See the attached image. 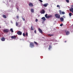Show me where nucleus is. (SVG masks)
<instances>
[{"instance_id": "obj_1", "label": "nucleus", "mask_w": 73, "mask_h": 73, "mask_svg": "<svg viewBox=\"0 0 73 73\" xmlns=\"http://www.w3.org/2000/svg\"><path fill=\"white\" fill-rule=\"evenodd\" d=\"M55 16L57 19L60 18V15L59 14H56L55 15Z\"/></svg>"}, {"instance_id": "obj_2", "label": "nucleus", "mask_w": 73, "mask_h": 73, "mask_svg": "<svg viewBox=\"0 0 73 73\" xmlns=\"http://www.w3.org/2000/svg\"><path fill=\"white\" fill-rule=\"evenodd\" d=\"M30 46L31 48H33L35 46V44L32 42L30 44Z\"/></svg>"}, {"instance_id": "obj_3", "label": "nucleus", "mask_w": 73, "mask_h": 73, "mask_svg": "<svg viewBox=\"0 0 73 73\" xmlns=\"http://www.w3.org/2000/svg\"><path fill=\"white\" fill-rule=\"evenodd\" d=\"M45 12V10L44 9H42L40 11V13L41 14H44Z\"/></svg>"}, {"instance_id": "obj_4", "label": "nucleus", "mask_w": 73, "mask_h": 73, "mask_svg": "<svg viewBox=\"0 0 73 73\" xmlns=\"http://www.w3.org/2000/svg\"><path fill=\"white\" fill-rule=\"evenodd\" d=\"M17 34L18 35H22V32L20 31H18L17 33Z\"/></svg>"}, {"instance_id": "obj_5", "label": "nucleus", "mask_w": 73, "mask_h": 73, "mask_svg": "<svg viewBox=\"0 0 73 73\" xmlns=\"http://www.w3.org/2000/svg\"><path fill=\"white\" fill-rule=\"evenodd\" d=\"M11 39H14L15 40L16 38V36L15 35L14 36H12L11 37Z\"/></svg>"}, {"instance_id": "obj_6", "label": "nucleus", "mask_w": 73, "mask_h": 73, "mask_svg": "<svg viewBox=\"0 0 73 73\" xmlns=\"http://www.w3.org/2000/svg\"><path fill=\"white\" fill-rule=\"evenodd\" d=\"M38 31L40 33L42 34V30L41 29H40V28H39L38 29Z\"/></svg>"}, {"instance_id": "obj_7", "label": "nucleus", "mask_w": 73, "mask_h": 73, "mask_svg": "<svg viewBox=\"0 0 73 73\" xmlns=\"http://www.w3.org/2000/svg\"><path fill=\"white\" fill-rule=\"evenodd\" d=\"M29 5L30 7H33V3H29Z\"/></svg>"}, {"instance_id": "obj_8", "label": "nucleus", "mask_w": 73, "mask_h": 73, "mask_svg": "<svg viewBox=\"0 0 73 73\" xmlns=\"http://www.w3.org/2000/svg\"><path fill=\"white\" fill-rule=\"evenodd\" d=\"M65 32H66V35H69L70 32L69 31H67L66 32V31H65Z\"/></svg>"}, {"instance_id": "obj_9", "label": "nucleus", "mask_w": 73, "mask_h": 73, "mask_svg": "<svg viewBox=\"0 0 73 73\" xmlns=\"http://www.w3.org/2000/svg\"><path fill=\"white\" fill-rule=\"evenodd\" d=\"M3 31L7 33V32H8L9 31V30H8V29H5V30H4Z\"/></svg>"}, {"instance_id": "obj_10", "label": "nucleus", "mask_w": 73, "mask_h": 73, "mask_svg": "<svg viewBox=\"0 0 73 73\" xmlns=\"http://www.w3.org/2000/svg\"><path fill=\"white\" fill-rule=\"evenodd\" d=\"M5 38L4 37H2L1 38V40L2 41H5Z\"/></svg>"}, {"instance_id": "obj_11", "label": "nucleus", "mask_w": 73, "mask_h": 73, "mask_svg": "<svg viewBox=\"0 0 73 73\" xmlns=\"http://www.w3.org/2000/svg\"><path fill=\"white\" fill-rule=\"evenodd\" d=\"M70 11L72 13H73V7H71V9H70Z\"/></svg>"}, {"instance_id": "obj_12", "label": "nucleus", "mask_w": 73, "mask_h": 73, "mask_svg": "<svg viewBox=\"0 0 73 73\" xmlns=\"http://www.w3.org/2000/svg\"><path fill=\"white\" fill-rule=\"evenodd\" d=\"M53 16L52 15H49L48 16L47 19H49V18H50V17H52Z\"/></svg>"}, {"instance_id": "obj_13", "label": "nucleus", "mask_w": 73, "mask_h": 73, "mask_svg": "<svg viewBox=\"0 0 73 73\" xmlns=\"http://www.w3.org/2000/svg\"><path fill=\"white\" fill-rule=\"evenodd\" d=\"M41 19H42V20H43L44 21L46 20V19H45V18L44 17H43Z\"/></svg>"}, {"instance_id": "obj_14", "label": "nucleus", "mask_w": 73, "mask_h": 73, "mask_svg": "<svg viewBox=\"0 0 73 73\" xmlns=\"http://www.w3.org/2000/svg\"><path fill=\"white\" fill-rule=\"evenodd\" d=\"M48 3H46V4L43 5V6L44 7H46L48 5Z\"/></svg>"}, {"instance_id": "obj_15", "label": "nucleus", "mask_w": 73, "mask_h": 73, "mask_svg": "<svg viewBox=\"0 0 73 73\" xmlns=\"http://www.w3.org/2000/svg\"><path fill=\"white\" fill-rule=\"evenodd\" d=\"M60 20L61 21H64V18L62 17H60Z\"/></svg>"}, {"instance_id": "obj_16", "label": "nucleus", "mask_w": 73, "mask_h": 73, "mask_svg": "<svg viewBox=\"0 0 73 73\" xmlns=\"http://www.w3.org/2000/svg\"><path fill=\"white\" fill-rule=\"evenodd\" d=\"M31 11L32 13H33V12H34V9H31Z\"/></svg>"}, {"instance_id": "obj_17", "label": "nucleus", "mask_w": 73, "mask_h": 73, "mask_svg": "<svg viewBox=\"0 0 73 73\" xmlns=\"http://www.w3.org/2000/svg\"><path fill=\"white\" fill-rule=\"evenodd\" d=\"M3 17H4V18H5V19L7 18V16H6L5 15H3Z\"/></svg>"}, {"instance_id": "obj_18", "label": "nucleus", "mask_w": 73, "mask_h": 73, "mask_svg": "<svg viewBox=\"0 0 73 73\" xmlns=\"http://www.w3.org/2000/svg\"><path fill=\"white\" fill-rule=\"evenodd\" d=\"M45 17H46V18H47V19H48V14H46L45 15Z\"/></svg>"}, {"instance_id": "obj_19", "label": "nucleus", "mask_w": 73, "mask_h": 73, "mask_svg": "<svg viewBox=\"0 0 73 73\" xmlns=\"http://www.w3.org/2000/svg\"><path fill=\"white\" fill-rule=\"evenodd\" d=\"M69 15L70 17H71V16H72V13H69Z\"/></svg>"}, {"instance_id": "obj_20", "label": "nucleus", "mask_w": 73, "mask_h": 73, "mask_svg": "<svg viewBox=\"0 0 73 73\" xmlns=\"http://www.w3.org/2000/svg\"><path fill=\"white\" fill-rule=\"evenodd\" d=\"M59 12L60 15H61V14H62V11H61V10H59Z\"/></svg>"}, {"instance_id": "obj_21", "label": "nucleus", "mask_w": 73, "mask_h": 73, "mask_svg": "<svg viewBox=\"0 0 73 73\" xmlns=\"http://www.w3.org/2000/svg\"><path fill=\"white\" fill-rule=\"evenodd\" d=\"M10 31L12 33L13 32V29H11Z\"/></svg>"}, {"instance_id": "obj_22", "label": "nucleus", "mask_w": 73, "mask_h": 73, "mask_svg": "<svg viewBox=\"0 0 73 73\" xmlns=\"http://www.w3.org/2000/svg\"><path fill=\"white\" fill-rule=\"evenodd\" d=\"M16 26H18V25H19V23L16 22Z\"/></svg>"}, {"instance_id": "obj_23", "label": "nucleus", "mask_w": 73, "mask_h": 73, "mask_svg": "<svg viewBox=\"0 0 73 73\" xmlns=\"http://www.w3.org/2000/svg\"><path fill=\"white\" fill-rule=\"evenodd\" d=\"M34 44H36V45H38V43H37V42H36L35 41H34Z\"/></svg>"}, {"instance_id": "obj_24", "label": "nucleus", "mask_w": 73, "mask_h": 73, "mask_svg": "<svg viewBox=\"0 0 73 73\" xmlns=\"http://www.w3.org/2000/svg\"><path fill=\"white\" fill-rule=\"evenodd\" d=\"M31 31H33L34 30V29H33V27H32V26L31 27Z\"/></svg>"}, {"instance_id": "obj_25", "label": "nucleus", "mask_w": 73, "mask_h": 73, "mask_svg": "<svg viewBox=\"0 0 73 73\" xmlns=\"http://www.w3.org/2000/svg\"><path fill=\"white\" fill-rule=\"evenodd\" d=\"M65 14V12L64 11H63L62 12V15H64Z\"/></svg>"}, {"instance_id": "obj_26", "label": "nucleus", "mask_w": 73, "mask_h": 73, "mask_svg": "<svg viewBox=\"0 0 73 73\" xmlns=\"http://www.w3.org/2000/svg\"><path fill=\"white\" fill-rule=\"evenodd\" d=\"M52 48V46H51L50 45L49 46V48H48L49 49H50L51 48Z\"/></svg>"}, {"instance_id": "obj_27", "label": "nucleus", "mask_w": 73, "mask_h": 73, "mask_svg": "<svg viewBox=\"0 0 73 73\" xmlns=\"http://www.w3.org/2000/svg\"><path fill=\"white\" fill-rule=\"evenodd\" d=\"M22 20H23V21H25V19H24V18L23 17H22Z\"/></svg>"}, {"instance_id": "obj_28", "label": "nucleus", "mask_w": 73, "mask_h": 73, "mask_svg": "<svg viewBox=\"0 0 73 73\" xmlns=\"http://www.w3.org/2000/svg\"><path fill=\"white\" fill-rule=\"evenodd\" d=\"M66 1L67 3H69V0H66Z\"/></svg>"}, {"instance_id": "obj_29", "label": "nucleus", "mask_w": 73, "mask_h": 73, "mask_svg": "<svg viewBox=\"0 0 73 73\" xmlns=\"http://www.w3.org/2000/svg\"><path fill=\"white\" fill-rule=\"evenodd\" d=\"M23 36H24V37H25V33H23Z\"/></svg>"}, {"instance_id": "obj_30", "label": "nucleus", "mask_w": 73, "mask_h": 73, "mask_svg": "<svg viewBox=\"0 0 73 73\" xmlns=\"http://www.w3.org/2000/svg\"><path fill=\"white\" fill-rule=\"evenodd\" d=\"M62 25H63V24H61L60 25V27H62Z\"/></svg>"}, {"instance_id": "obj_31", "label": "nucleus", "mask_w": 73, "mask_h": 73, "mask_svg": "<svg viewBox=\"0 0 73 73\" xmlns=\"http://www.w3.org/2000/svg\"><path fill=\"white\" fill-rule=\"evenodd\" d=\"M60 6L59 5H58L57 6V7H58L59 8H60Z\"/></svg>"}, {"instance_id": "obj_32", "label": "nucleus", "mask_w": 73, "mask_h": 73, "mask_svg": "<svg viewBox=\"0 0 73 73\" xmlns=\"http://www.w3.org/2000/svg\"><path fill=\"white\" fill-rule=\"evenodd\" d=\"M36 22H37L38 21V19H36L35 20Z\"/></svg>"}, {"instance_id": "obj_33", "label": "nucleus", "mask_w": 73, "mask_h": 73, "mask_svg": "<svg viewBox=\"0 0 73 73\" xmlns=\"http://www.w3.org/2000/svg\"><path fill=\"white\" fill-rule=\"evenodd\" d=\"M39 1H40V2H41V3H42V1L41 0H38Z\"/></svg>"}, {"instance_id": "obj_34", "label": "nucleus", "mask_w": 73, "mask_h": 73, "mask_svg": "<svg viewBox=\"0 0 73 73\" xmlns=\"http://www.w3.org/2000/svg\"><path fill=\"white\" fill-rule=\"evenodd\" d=\"M26 36H28V33H26Z\"/></svg>"}, {"instance_id": "obj_35", "label": "nucleus", "mask_w": 73, "mask_h": 73, "mask_svg": "<svg viewBox=\"0 0 73 73\" xmlns=\"http://www.w3.org/2000/svg\"><path fill=\"white\" fill-rule=\"evenodd\" d=\"M16 17L17 19H19V16H17Z\"/></svg>"}, {"instance_id": "obj_36", "label": "nucleus", "mask_w": 73, "mask_h": 73, "mask_svg": "<svg viewBox=\"0 0 73 73\" xmlns=\"http://www.w3.org/2000/svg\"><path fill=\"white\" fill-rule=\"evenodd\" d=\"M34 33H35L36 34V30H35L34 31Z\"/></svg>"}, {"instance_id": "obj_37", "label": "nucleus", "mask_w": 73, "mask_h": 73, "mask_svg": "<svg viewBox=\"0 0 73 73\" xmlns=\"http://www.w3.org/2000/svg\"><path fill=\"white\" fill-rule=\"evenodd\" d=\"M53 36V34L51 35V36Z\"/></svg>"}, {"instance_id": "obj_38", "label": "nucleus", "mask_w": 73, "mask_h": 73, "mask_svg": "<svg viewBox=\"0 0 73 73\" xmlns=\"http://www.w3.org/2000/svg\"><path fill=\"white\" fill-rule=\"evenodd\" d=\"M48 36H51V35L50 34H49L48 35Z\"/></svg>"}, {"instance_id": "obj_39", "label": "nucleus", "mask_w": 73, "mask_h": 73, "mask_svg": "<svg viewBox=\"0 0 73 73\" xmlns=\"http://www.w3.org/2000/svg\"><path fill=\"white\" fill-rule=\"evenodd\" d=\"M18 11H19V8H17Z\"/></svg>"}, {"instance_id": "obj_40", "label": "nucleus", "mask_w": 73, "mask_h": 73, "mask_svg": "<svg viewBox=\"0 0 73 73\" xmlns=\"http://www.w3.org/2000/svg\"><path fill=\"white\" fill-rule=\"evenodd\" d=\"M65 42H66V41H65Z\"/></svg>"}, {"instance_id": "obj_41", "label": "nucleus", "mask_w": 73, "mask_h": 73, "mask_svg": "<svg viewBox=\"0 0 73 73\" xmlns=\"http://www.w3.org/2000/svg\"><path fill=\"white\" fill-rule=\"evenodd\" d=\"M71 6H72V7H73V5H72Z\"/></svg>"}, {"instance_id": "obj_42", "label": "nucleus", "mask_w": 73, "mask_h": 73, "mask_svg": "<svg viewBox=\"0 0 73 73\" xmlns=\"http://www.w3.org/2000/svg\"><path fill=\"white\" fill-rule=\"evenodd\" d=\"M0 28H1V27H0Z\"/></svg>"}]
</instances>
